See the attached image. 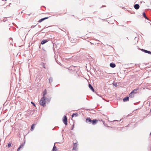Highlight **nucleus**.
Returning a JSON list of instances; mask_svg holds the SVG:
<instances>
[{"label": "nucleus", "instance_id": "1", "mask_svg": "<svg viewBox=\"0 0 151 151\" xmlns=\"http://www.w3.org/2000/svg\"><path fill=\"white\" fill-rule=\"evenodd\" d=\"M45 97H43L40 99V103L41 105L42 106H45Z\"/></svg>", "mask_w": 151, "mask_h": 151}, {"label": "nucleus", "instance_id": "2", "mask_svg": "<svg viewBox=\"0 0 151 151\" xmlns=\"http://www.w3.org/2000/svg\"><path fill=\"white\" fill-rule=\"evenodd\" d=\"M63 121L64 124L65 125L67 124V119L66 115H65L64 116V118L63 119Z\"/></svg>", "mask_w": 151, "mask_h": 151}, {"label": "nucleus", "instance_id": "3", "mask_svg": "<svg viewBox=\"0 0 151 151\" xmlns=\"http://www.w3.org/2000/svg\"><path fill=\"white\" fill-rule=\"evenodd\" d=\"M78 144L77 143H74L73 147V150H74L76 151L78 150L77 148Z\"/></svg>", "mask_w": 151, "mask_h": 151}, {"label": "nucleus", "instance_id": "4", "mask_svg": "<svg viewBox=\"0 0 151 151\" xmlns=\"http://www.w3.org/2000/svg\"><path fill=\"white\" fill-rule=\"evenodd\" d=\"M139 7V6L138 4H137L134 5V8L136 9H138Z\"/></svg>", "mask_w": 151, "mask_h": 151}, {"label": "nucleus", "instance_id": "5", "mask_svg": "<svg viewBox=\"0 0 151 151\" xmlns=\"http://www.w3.org/2000/svg\"><path fill=\"white\" fill-rule=\"evenodd\" d=\"M86 122L87 123H91L92 120L90 118H87L86 120Z\"/></svg>", "mask_w": 151, "mask_h": 151}, {"label": "nucleus", "instance_id": "6", "mask_svg": "<svg viewBox=\"0 0 151 151\" xmlns=\"http://www.w3.org/2000/svg\"><path fill=\"white\" fill-rule=\"evenodd\" d=\"M110 66L111 67L114 68L116 66V65L114 63H111L110 64Z\"/></svg>", "mask_w": 151, "mask_h": 151}, {"label": "nucleus", "instance_id": "7", "mask_svg": "<svg viewBox=\"0 0 151 151\" xmlns=\"http://www.w3.org/2000/svg\"><path fill=\"white\" fill-rule=\"evenodd\" d=\"M89 87V88L91 89V90L93 91L94 92V89L93 88V87L90 84H89L88 85Z\"/></svg>", "mask_w": 151, "mask_h": 151}, {"label": "nucleus", "instance_id": "8", "mask_svg": "<svg viewBox=\"0 0 151 151\" xmlns=\"http://www.w3.org/2000/svg\"><path fill=\"white\" fill-rule=\"evenodd\" d=\"M129 99V97L127 96L126 97H125L123 99V101L124 102H125L127 101H128Z\"/></svg>", "mask_w": 151, "mask_h": 151}, {"label": "nucleus", "instance_id": "9", "mask_svg": "<svg viewBox=\"0 0 151 151\" xmlns=\"http://www.w3.org/2000/svg\"><path fill=\"white\" fill-rule=\"evenodd\" d=\"M134 96V94L131 92L129 94V97L130 98H133Z\"/></svg>", "mask_w": 151, "mask_h": 151}, {"label": "nucleus", "instance_id": "10", "mask_svg": "<svg viewBox=\"0 0 151 151\" xmlns=\"http://www.w3.org/2000/svg\"><path fill=\"white\" fill-rule=\"evenodd\" d=\"M97 122V120L96 119H93L92 121V124L93 125L95 124Z\"/></svg>", "mask_w": 151, "mask_h": 151}, {"label": "nucleus", "instance_id": "11", "mask_svg": "<svg viewBox=\"0 0 151 151\" xmlns=\"http://www.w3.org/2000/svg\"><path fill=\"white\" fill-rule=\"evenodd\" d=\"M142 50L143 51L145 52V53H147L151 54V52L150 51H147L146 50H143V49H142Z\"/></svg>", "mask_w": 151, "mask_h": 151}, {"label": "nucleus", "instance_id": "12", "mask_svg": "<svg viewBox=\"0 0 151 151\" xmlns=\"http://www.w3.org/2000/svg\"><path fill=\"white\" fill-rule=\"evenodd\" d=\"M48 41L47 40H44L42 41L41 42V44L42 45H43L45 43H46Z\"/></svg>", "mask_w": 151, "mask_h": 151}, {"label": "nucleus", "instance_id": "13", "mask_svg": "<svg viewBox=\"0 0 151 151\" xmlns=\"http://www.w3.org/2000/svg\"><path fill=\"white\" fill-rule=\"evenodd\" d=\"M47 93V91H46V89H45L44 91H43V97H45V95Z\"/></svg>", "mask_w": 151, "mask_h": 151}, {"label": "nucleus", "instance_id": "14", "mask_svg": "<svg viewBox=\"0 0 151 151\" xmlns=\"http://www.w3.org/2000/svg\"><path fill=\"white\" fill-rule=\"evenodd\" d=\"M57 147L54 145L52 149V151H57Z\"/></svg>", "mask_w": 151, "mask_h": 151}, {"label": "nucleus", "instance_id": "15", "mask_svg": "<svg viewBox=\"0 0 151 151\" xmlns=\"http://www.w3.org/2000/svg\"><path fill=\"white\" fill-rule=\"evenodd\" d=\"M24 146V144H22L17 149V151H19L20 149L22 148V147L23 146Z\"/></svg>", "mask_w": 151, "mask_h": 151}, {"label": "nucleus", "instance_id": "16", "mask_svg": "<svg viewBox=\"0 0 151 151\" xmlns=\"http://www.w3.org/2000/svg\"><path fill=\"white\" fill-rule=\"evenodd\" d=\"M142 15L146 19H148L147 17V16L145 14L144 12H143V13L142 14Z\"/></svg>", "mask_w": 151, "mask_h": 151}, {"label": "nucleus", "instance_id": "17", "mask_svg": "<svg viewBox=\"0 0 151 151\" xmlns=\"http://www.w3.org/2000/svg\"><path fill=\"white\" fill-rule=\"evenodd\" d=\"M137 90H138V89H134L131 92H132L134 94H135L137 93Z\"/></svg>", "mask_w": 151, "mask_h": 151}, {"label": "nucleus", "instance_id": "18", "mask_svg": "<svg viewBox=\"0 0 151 151\" xmlns=\"http://www.w3.org/2000/svg\"><path fill=\"white\" fill-rule=\"evenodd\" d=\"M74 116H78V114L77 113L73 114L72 115V117L73 118Z\"/></svg>", "mask_w": 151, "mask_h": 151}, {"label": "nucleus", "instance_id": "19", "mask_svg": "<svg viewBox=\"0 0 151 151\" xmlns=\"http://www.w3.org/2000/svg\"><path fill=\"white\" fill-rule=\"evenodd\" d=\"M49 82L50 83H51V82H52V77H50V78L49 79Z\"/></svg>", "mask_w": 151, "mask_h": 151}, {"label": "nucleus", "instance_id": "20", "mask_svg": "<svg viewBox=\"0 0 151 151\" xmlns=\"http://www.w3.org/2000/svg\"><path fill=\"white\" fill-rule=\"evenodd\" d=\"M35 125V124H33L32 126H31V129L32 131V130L34 128V125Z\"/></svg>", "mask_w": 151, "mask_h": 151}, {"label": "nucleus", "instance_id": "21", "mask_svg": "<svg viewBox=\"0 0 151 151\" xmlns=\"http://www.w3.org/2000/svg\"><path fill=\"white\" fill-rule=\"evenodd\" d=\"M42 66H43V67L44 68H45V65L44 64V63H42Z\"/></svg>", "mask_w": 151, "mask_h": 151}, {"label": "nucleus", "instance_id": "22", "mask_svg": "<svg viewBox=\"0 0 151 151\" xmlns=\"http://www.w3.org/2000/svg\"><path fill=\"white\" fill-rule=\"evenodd\" d=\"M44 20V19H43V18L41 19H40L39 21V22H41L42 21Z\"/></svg>", "mask_w": 151, "mask_h": 151}, {"label": "nucleus", "instance_id": "23", "mask_svg": "<svg viewBox=\"0 0 151 151\" xmlns=\"http://www.w3.org/2000/svg\"><path fill=\"white\" fill-rule=\"evenodd\" d=\"M11 146V144L10 142H9L8 144V146L9 147H10Z\"/></svg>", "mask_w": 151, "mask_h": 151}, {"label": "nucleus", "instance_id": "24", "mask_svg": "<svg viewBox=\"0 0 151 151\" xmlns=\"http://www.w3.org/2000/svg\"><path fill=\"white\" fill-rule=\"evenodd\" d=\"M31 104H33L34 106H35V104L33 102H31Z\"/></svg>", "mask_w": 151, "mask_h": 151}, {"label": "nucleus", "instance_id": "25", "mask_svg": "<svg viewBox=\"0 0 151 151\" xmlns=\"http://www.w3.org/2000/svg\"><path fill=\"white\" fill-rule=\"evenodd\" d=\"M36 25H35V26H31V28H34Z\"/></svg>", "mask_w": 151, "mask_h": 151}, {"label": "nucleus", "instance_id": "26", "mask_svg": "<svg viewBox=\"0 0 151 151\" xmlns=\"http://www.w3.org/2000/svg\"><path fill=\"white\" fill-rule=\"evenodd\" d=\"M114 85L115 86H117V84L116 83H115L114 84Z\"/></svg>", "mask_w": 151, "mask_h": 151}, {"label": "nucleus", "instance_id": "27", "mask_svg": "<svg viewBox=\"0 0 151 151\" xmlns=\"http://www.w3.org/2000/svg\"><path fill=\"white\" fill-rule=\"evenodd\" d=\"M48 18V17H45V18H43V19H44V20H45V19H47Z\"/></svg>", "mask_w": 151, "mask_h": 151}, {"label": "nucleus", "instance_id": "28", "mask_svg": "<svg viewBox=\"0 0 151 151\" xmlns=\"http://www.w3.org/2000/svg\"><path fill=\"white\" fill-rule=\"evenodd\" d=\"M73 127H74V125H73L72 128L71 129V130H73Z\"/></svg>", "mask_w": 151, "mask_h": 151}, {"label": "nucleus", "instance_id": "29", "mask_svg": "<svg viewBox=\"0 0 151 151\" xmlns=\"http://www.w3.org/2000/svg\"><path fill=\"white\" fill-rule=\"evenodd\" d=\"M150 111H151V109H150Z\"/></svg>", "mask_w": 151, "mask_h": 151}]
</instances>
